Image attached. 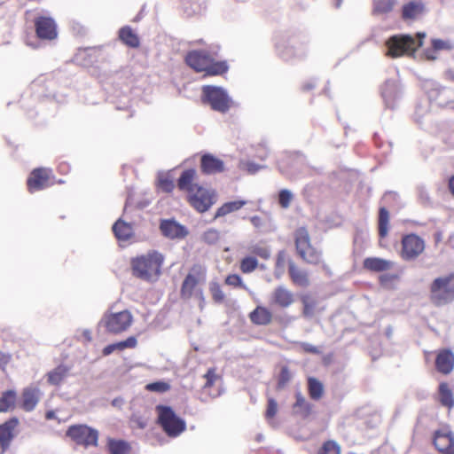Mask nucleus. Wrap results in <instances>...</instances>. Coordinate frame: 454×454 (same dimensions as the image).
<instances>
[{
    "label": "nucleus",
    "mask_w": 454,
    "mask_h": 454,
    "mask_svg": "<svg viewBox=\"0 0 454 454\" xmlns=\"http://www.w3.org/2000/svg\"><path fill=\"white\" fill-rule=\"evenodd\" d=\"M163 263L164 255L156 250H152L131 258L130 269L135 278L146 282H153L158 280L161 275Z\"/></svg>",
    "instance_id": "f257e3e1"
},
{
    "label": "nucleus",
    "mask_w": 454,
    "mask_h": 454,
    "mask_svg": "<svg viewBox=\"0 0 454 454\" xmlns=\"http://www.w3.org/2000/svg\"><path fill=\"white\" fill-rule=\"evenodd\" d=\"M295 252L298 257L309 265L320 266L328 270L329 267L323 258L322 250L316 247L311 241L309 230L302 226L294 231Z\"/></svg>",
    "instance_id": "f03ea898"
},
{
    "label": "nucleus",
    "mask_w": 454,
    "mask_h": 454,
    "mask_svg": "<svg viewBox=\"0 0 454 454\" xmlns=\"http://www.w3.org/2000/svg\"><path fill=\"white\" fill-rule=\"evenodd\" d=\"M185 63L196 72H205L206 75H220L227 72L225 61H215L205 51H191L185 56Z\"/></svg>",
    "instance_id": "7ed1b4c3"
},
{
    "label": "nucleus",
    "mask_w": 454,
    "mask_h": 454,
    "mask_svg": "<svg viewBox=\"0 0 454 454\" xmlns=\"http://www.w3.org/2000/svg\"><path fill=\"white\" fill-rule=\"evenodd\" d=\"M425 36V33H417L415 37L403 34L392 35L386 42L387 55L391 58L411 55L422 46Z\"/></svg>",
    "instance_id": "20e7f679"
},
{
    "label": "nucleus",
    "mask_w": 454,
    "mask_h": 454,
    "mask_svg": "<svg viewBox=\"0 0 454 454\" xmlns=\"http://www.w3.org/2000/svg\"><path fill=\"white\" fill-rule=\"evenodd\" d=\"M429 301L435 307L454 301V272L435 278L429 286Z\"/></svg>",
    "instance_id": "39448f33"
},
{
    "label": "nucleus",
    "mask_w": 454,
    "mask_h": 454,
    "mask_svg": "<svg viewBox=\"0 0 454 454\" xmlns=\"http://www.w3.org/2000/svg\"><path fill=\"white\" fill-rule=\"evenodd\" d=\"M205 279V270L200 266L194 265L184 278L181 288L180 297L183 300H190L195 297L199 301V306L202 309L206 304L203 289L200 284Z\"/></svg>",
    "instance_id": "423d86ee"
},
{
    "label": "nucleus",
    "mask_w": 454,
    "mask_h": 454,
    "mask_svg": "<svg viewBox=\"0 0 454 454\" xmlns=\"http://www.w3.org/2000/svg\"><path fill=\"white\" fill-rule=\"evenodd\" d=\"M157 423L169 437H176L185 428V421L178 417L170 406L159 404L156 406Z\"/></svg>",
    "instance_id": "0eeeda50"
},
{
    "label": "nucleus",
    "mask_w": 454,
    "mask_h": 454,
    "mask_svg": "<svg viewBox=\"0 0 454 454\" xmlns=\"http://www.w3.org/2000/svg\"><path fill=\"white\" fill-rule=\"evenodd\" d=\"M426 250L425 239L416 233H407L401 237L398 254L404 262H413Z\"/></svg>",
    "instance_id": "6e6552de"
},
{
    "label": "nucleus",
    "mask_w": 454,
    "mask_h": 454,
    "mask_svg": "<svg viewBox=\"0 0 454 454\" xmlns=\"http://www.w3.org/2000/svg\"><path fill=\"white\" fill-rule=\"evenodd\" d=\"M202 102L208 104L214 111L226 113L231 106L227 93L219 87L206 85L202 88Z\"/></svg>",
    "instance_id": "1a4fd4ad"
},
{
    "label": "nucleus",
    "mask_w": 454,
    "mask_h": 454,
    "mask_svg": "<svg viewBox=\"0 0 454 454\" xmlns=\"http://www.w3.org/2000/svg\"><path fill=\"white\" fill-rule=\"evenodd\" d=\"M132 322L133 317L127 309L115 313H106L101 320L106 331L114 334L125 332Z\"/></svg>",
    "instance_id": "9d476101"
},
{
    "label": "nucleus",
    "mask_w": 454,
    "mask_h": 454,
    "mask_svg": "<svg viewBox=\"0 0 454 454\" xmlns=\"http://www.w3.org/2000/svg\"><path fill=\"white\" fill-rule=\"evenodd\" d=\"M215 199L216 194L214 191L201 185L186 195L187 202L199 213L207 212L215 204Z\"/></svg>",
    "instance_id": "9b49d317"
},
{
    "label": "nucleus",
    "mask_w": 454,
    "mask_h": 454,
    "mask_svg": "<svg viewBox=\"0 0 454 454\" xmlns=\"http://www.w3.org/2000/svg\"><path fill=\"white\" fill-rule=\"evenodd\" d=\"M67 436L84 447L98 446V432L86 425H74L68 427Z\"/></svg>",
    "instance_id": "f8f14e48"
},
{
    "label": "nucleus",
    "mask_w": 454,
    "mask_h": 454,
    "mask_svg": "<svg viewBox=\"0 0 454 454\" xmlns=\"http://www.w3.org/2000/svg\"><path fill=\"white\" fill-rule=\"evenodd\" d=\"M53 173L49 168H34L27 179V188L30 193L43 190L53 184Z\"/></svg>",
    "instance_id": "ddd939ff"
},
{
    "label": "nucleus",
    "mask_w": 454,
    "mask_h": 454,
    "mask_svg": "<svg viewBox=\"0 0 454 454\" xmlns=\"http://www.w3.org/2000/svg\"><path fill=\"white\" fill-rule=\"evenodd\" d=\"M432 443L441 454H453L454 433L449 427H442L434 432Z\"/></svg>",
    "instance_id": "4468645a"
},
{
    "label": "nucleus",
    "mask_w": 454,
    "mask_h": 454,
    "mask_svg": "<svg viewBox=\"0 0 454 454\" xmlns=\"http://www.w3.org/2000/svg\"><path fill=\"white\" fill-rule=\"evenodd\" d=\"M294 302V293L283 285L275 287L270 296V304L277 309H287L291 307Z\"/></svg>",
    "instance_id": "2eb2a0df"
},
{
    "label": "nucleus",
    "mask_w": 454,
    "mask_h": 454,
    "mask_svg": "<svg viewBox=\"0 0 454 454\" xmlns=\"http://www.w3.org/2000/svg\"><path fill=\"white\" fill-rule=\"evenodd\" d=\"M19 425L20 420L16 417H12L0 425V454H4L10 448Z\"/></svg>",
    "instance_id": "dca6fc26"
},
{
    "label": "nucleus",
    "mask_w": 454,
    "mask_h": 454,
    "mask_svg": "<svg viewBox=\"0 0 454 454\" xmlns=\"http://www.w3.org/2000/svg\"><path fill=\"white\" fill-rule=\"evenodd\" d=\"M35 28L36 36L41 40H54L58 35L57 25L51 17L39 16L35 18Z\"/></svg>",
    "instance_id": "f3484780"
},
{
    "label": "nucleus",
    "mask_w": 454,
    "mask_h": 454,
    "mask_svg": "<svg viewBox=\"0 0 454 454\" xmlns=\"http://www.w3.org/2000/svg\"><path fill=\"white\" fill-rule=\"evenodd\" d=\"M435 369L442 375H449L454 369V353L449 348L437 351L435 356Z\"/></svg>",
    "instance_id": "a211bd4d"
},
{
    "label": "nucleus",
    "mask_w": 454,
    "mask_h": 454,
    "mask_svg": "<svg viewBox=\"0 0 454 454\" xmlns=\"http://www.w3.org/2000/svg\"><path fill=\"white\" fill-rule=\"evenodd\" d=\"M41 391L36 387L23 388L20 401V408L27 412L34 411L40 402Z\"/></svg>",
    "instance_id": "6ab92c4d"
},
{
    "label": "nucleus",
    "mask_w": 454,
    "mask_h": 454,
    "mask_svg": "<svg viewBox=\"0 0 454 454\" xmlns=\"http://www.w3.org/2000/svg\"><path fill=\"white\" fill-rule=\"evenodd\" d=\"M394 266L395 262L393 261L381 257L371 256L363 261V269L373 273L387 272L392 270Z\"/></svg>",
    "instance_id": "aec40b11"
},
{
    "label": "nucleus",
    "mask_w": 454,
    "mask_h": 454,
    "mask_svg": "<svg viewBox=\"0 0 454 454\" xmlns=\"http://www.w3.org/2000/svg\"><path fill=\"white\" fill-rule=\"evenodd\" d=\"M200 170L205 175L222 173L224 171V162L210 153H206L200 158Z\"/></svg>",
    "instance_id": "412c9836"
},
{
    "label": "nucleus",
    "mask_w": 454,
    "mask_h": 454,
    "mask_svg": "<svg viewBox=\"0 0 454 454\" xmlns=\"http://www.w3.org/2000/svg\"><path fill=\"white\" fill-rule=\"evenodd\" d=\"M205 383L202 387L204 393L211 397L220 395V387L218 383L222 381V377L216 373L215 368H209L204 375Z\"/></svg>",
    "instance_id": "4be33fe9"
},
{
    "label": "nucleus",
    "mask_w": 454,
    "mask_h": 454,
    "mask_svg": "<svg viewBox=\"0 0 454 454\" xmlns=\"http://www.w3.org/2000/svg\"><path fill=\"white\" fill-rule=\"evenodd\" d=\"M198 175L194 168L184 170L177 179V187L180 191L185 192L186 194L192 193L200 185L196 183Z\"/></svg>",
    "instance_id": "5701e85b"
},
{
    "label": "nucleus",
    "mask_w": 454,
    "mask_h": 454,
    "mask_svg": "<svg viewBox=\"0 0 454 454\" xmlns=\"http://www.w3.org/2000/svg\"><path fill=\"white\" fill-rule=\"evenodd\" d=\"M160 230L165 237L169 239H183L188 234L186 228L175 220H162Z\"/></svg>",
    "instance_id": "b1692460"
},
{
    "label": "nucleus",
    "mask_w": 454,
    "mask_h": 454,
    "mask_svg": "<svg viewBox=\"0 0 454 454\" xmlns=\"http://www.w3.org/2000/svg\"><path fill=\"white\" fill-rule=\"evenodd\" d=\"M288 276L294 286L306 288L310 285L309 272L301 268L297 263H291V269H288Z\"/></svg>",
    "instance_id": "393cba45"
},
{
    "label": "nucleus",
    "mask_w": 454,
    "mask_h": 454,
    "mask_svg": "<svg viewBox=\"0 0 454 454\" xmlns=\"http://www.w3.org/2000/svg\"><path fill=\"white\" fill-rule=\"evenodd\" d=\"M425 12V5L419 0L410 1L402 7V19L405 21L419 19Z\"/></svg>",
    "instance_id": "a878e982"
},
{
    "label": "nucleus",
    "mask_w": 454,
    "mask_h": 454,
    "mask_svg": "<svg viewBox=\"0 0 454 454\" xmlns=\"http://www.w3.org/2000/svg\"><path fill=\"white\" fill-rule=\"evenodd\" d=\"M250 321L255 325H269L273 320V314L265 306H257L249 315Z\"/></svg>",
    "instance_id": "bb28decb"
},
{
    "label": "nucleus",
    "mask_w": 454,
    "mask_h": 454,
    "mask_svg": "<svg viewBox=\"0 0 454 454\" xmlns=\"http://www.w3.org/2000/svg\"><path fill=\"white\" fill-rule=\"evenodd\" d=\"M294 414L307 419L312 412V404L309 403L303 395L298 391L295 393V403L292 406Z\"/></svg>",
    "instance_id": "cd10ccee"
},
{
    "label": "nucleus",
    "mask_w": 454,
    "mask_h": 454,
    "mask_svg": "<svg viewBox=\"0 0 454 454\" xmlns=\"http://www.w3.org/2000/svg\"><path fill=\"white\" fill-rule=\"evenodd\" d=\"M291 263L295 264V261L289 255L286 250H280L276 254L275 260V276L279 278L285 272L286 267L291 269Z\"/></svg>",
    "instance_id": "c85d7f7f"
},
{
    "label": "nucleus",
    "mask_w": 454,
    "mask_h": 454,
    "mask_svg": "<svg viewBox=\"0 0 454 454\" xmlns=\"http://www.w3.org/2000/svg\"><path fill=\"white\" fill-rule=\"evenodd\" d=\"M106 449L109 454H131V444L121 439L107 438Z\"/></svg>",
    "instance_id": "c756f323"
},
{
    "label": "nucleus",
    "mask_w": 454,
    "mask_h": 454,
    "mask_svg": "<svg viewBox=\"0 0 454 454\" xmlns=\"http://www.w3.org/2000/svg\"><path fill=\"white\" fill-rule=\"evenodd\" d=\"M438 401L449 411L454 407L453 392L447 382H441L438 386Z\"/></svg>",
    "instance_id": "7c9ffc66"
},
{
    "label": "nucleus",
    "mask_w": 454,
    "mask_h": 454,
    "mask_svg": "<svg viewBox=\"0 0 454 454\" xmlns=\"http://www.w3.org/2000/svg\"><path fill=\"white\" fill-rule=\"evenodd\" d=\"M17 392L13 389L3 391L0 395V413L12 411L16 408Z\"/></svg>",
    "instance_id": "2f4dec72"
},
{
    "label": "nucleus",
    "mask_w": 454,
    "mask_h": 454,
    "mask_svg": "<svg viewBox=\"0 0 454 454\" xmlns=\"http://www.w3.org/2000/svg\"><path fill=\"white\" fill-rule=\"evenodd\" d=\"M70 367L65 364H59L47 373V382L50 385L59 386L69 375Z\"/></svg>",
    "instance_id": "473e14b6"
},
{
    "label": "nucleus",
    "mask_w": 454,
    "mask_h": 454,
    "mask_svg": "<svg viewBox=\"0 0 454 454\" xmlns=\"http://www.w3.org/2000/svg\"><path fill=\"white\" fill-rule=\"evenodd\" d=\"M119 39L122 43L130 48H138L140 45V40L138 35L129 26L122 27L119 30Z\"/></svg>",
    "instance_id": "72a5a7b5"
},
{
    "label": "nucleus",
    "mask_w": 454,
    "mask_h": 454,
    "mask_svg": "<svg viewBox=\"0 0 454 454\" xmlns=\"http://www.w3.org/2000/svg\"><path fill=\"white\" fill-rule=\"evenodd\" d=\"M113 231L116 239L120 241H127L133 236V227L121 219H119L113 225Z\"/></svg>",
    "instance_id": "f704fd0d"
},
{
    "label": "nucleus",
    "mask_w": 454,
    "mask_h": 454,
    "mask_svg": "<svg viewBox=\"0 0 454 454\" xmlns=\"http://www.w3.org/2000/svg\"><path fill=\"white\" fill-rule=\"evenodd\" d=\"M390 227V214L386 207H380L378 215V234L380 239L387 237Z\"/></svg>",
    "instance_id": "c9c22d12"
},
{
    "label": "nucleus",
    "mask_w": 454,
    "mask_h": 454,
    "mask_svg": "<svg viewBox=\"0 0 454 454\" xmlns=\"http://www.w3.org/2000/svg\"><path fill=\"white\" fill-rule=\"evenodd\" d=\"M137 344V340L136 337L130 336L127 338L125 340L106 346L102 350V354L103 356H107L115 350L122 351L126 348H136Z\"/></svg>",
    "instance_id": "e433bc0d"
},
{
    "label": "nucleus",
    "mask_w": 454,
    "mask_h": 454,
    "mask_svg": "<svg viewBox=\"0 0 454 454\" xmlns=\"http://www.w3.org/2000/svg\"><path fill=\"white\" fill-rule=\"evenodd\" d=\"M396 4V0H373L372 13L374 15H385L391 12Z\"/></svg>",
    "instance_id": "4c0bfd02"
},
{
    "label": "nucleus",
    "mask_w": 454,
    "mask_h": 454,
    "mask_svg": "<svg viewBox=\"0 0 454 454\" xmlns=\"http://www.w3.org/2000/svg\"><path fill=\"white\" fill-rule=\"evenodd\" d=\"M247 204L246 200H239L223 204L215 212V218L224 216L230 213L239 210Z\"/></svg>",
    "instance_id": "58836bf2"
},
{
    "label": "nucleus",
    "mask_w": 454,
    "mask_h": 454,
    "mask_svg": "<svg viewBox=\"0 0 454 454\" xmlns=\"http://www.w3.org/2000/svg\"><path fill=\"white\" fill-rule=\"evenodd\" d=\"M308 392L312 400H319L324 395V386L320 380L309 377L308 379Z\"/></svg>",
    "instance_id": "ea45409f"
},
{
    "label": "nucleus",
    "mask_w": 454,
    "mask_h": 454,
    "mask_svg": "<svg viewBox=\"0 0 454 454\" xmlns=\"http://www.w3.org/2000/svg\"><path fill=\"white\" fill-rule=\"evenodd\" d=\"M247 251L255 256H258L263 260H268L270 257V250L269 247L264 244H253L247 247Z\"/></svg>",
    "instance_id": "a19ab883"
},
{
    "label": "nucleus",
    "mask_w": 454,
    "mask_h": 454,
    "mask_svg": "<svg viewBox=\"0 0 454 454\" xmlns=\"http://www.w3.org/2000/svg\"><path fill=\"white\" fill-rule=\"evenodd\" d=\"M258 264V261L254 256L248 255L240 261L239 269L242 273L247 274L254 271Z\"/></svg>",
    "instance_id": "79ce46f5"
},
{
    "label": "nucleus",
    "mask_w": 454,
    "mask_h": 454,
    "mask_svg": "<svg viewBox=\"0 0 454 454\" xmlns=\"http://www.w3.org/2000/svg\"><path fill=\"white\" fill-rule=\"evenodd\" d=\"M317 454H340V446L333 440L325 441Z\"/></svg>",
    "instance_id": "37998d69"
},
{
    "label": "nucleus",
    "mask_w": 454,
    "mask_h": 454,
    "mask_svg": "<svg viewBox=\"0 0 454 454\" xmlns=\"http://www.w3.org/2000/svg\"><path fill=\"white\" fill-rule=\"evenodd\" d=\"M209 291L212 295V300L215 303H223L225 300V294L217 282H211L209 284Z\"/></svg>",
    "instance_id": "c03bdc74"
},
{
    "label": "nucleus",
    "mask_w": 454,
    "mask_h": 454,
    "mask_svg": "<svg viewBox=\"0 0 454 454\" xmlns=\"http://www.w3.org/2000/svg\"><path fill=\"white\" fill-rule=\"evenodd\" d=\"M301 303H302V316L304 317H311L314 314V309H315V307H316V301L312 299H310V297L309 295H303L301 299Z\"/></svg>",
    "instance_id": "a18cd8bd"
},
{
    "label": "nucleus",
    "mask_w": 454,
    "mask_h": 454,
    "mask_svg": "<svg viewBox=\"0 0 454 454\" xmlns=\"http://www.w3.org/2000/svg\"><path fill=\"white\" fill-rule=\"evenodd\" d=\"M145 389L150 392L165 393L170 389V385L165 381H156L147 384Z\"/></svg>",
    "instance_id": "49530a36"
},
{
    "label": "nucleus",
    "mask_w": 454,
    "mask_h": 454,
    "mask_svg": "<svg viewBox=\"0 0 454 454\" xmlns=\"http://www.w3.org/2000/svg\"><path fill=\"white\" fill-rule=\"evenodd\" d=\"M158 188L164 192H171L175 188V184L168 176H160L158 180Z\"/></svg>",
    "instance_id": "de8ad7c7"
},
{
    "label": "nucleus",
    "mask_w": 454,
    "mask_h": 454,
    "mask_svg": "<svg viewBox=\"0 0 454 454\" xmlns=\"http://www.w3.org/2000/svg\"><path fill=\"white\" fill-rule=\"evenodd\" d=\"M432 47L434 51H450L453 48V45L449 41H444L442 39H433L432 40Z\"/></svg>",
    "instance_id": "09e8293b"
},
{
    "label": "nucleus",
    "mask_w": 454,
    "mask_h": 454,
    "mask_svg": "<svg viewBox=\"0 0 454 454\" xmlns=\"http://www.w3.org/2000/svg\"><path fill=\"white\" fill-rule=\"evenodd\" d=\"M398 278L399 276L397 274L384 273L379 276V283L383 287H389Z\"/></svg>",
    "instance_id": "8fccbe9b"
},
{
    "label": "nucleus",
    "mask_w": 454,
    "mask_h": 454,
    "mask_svg": "<svg viewBox=\"0 0 454 454\" xmlns=\"http://www.w3.org/2000/svg\"><path fill=\"white\" fill-rule=\"evenodd\" d=\"M293 200V195L288 190H281L278 193V203L283 208H287Z\"/></svg>",
    "instance_id": "3c124183"
},
{
    "label": "nucleus",
    "mask_w": 454,
    "mask_h": 454,
    "mask_svg": "<svg viewBox=\"0 0 454 454\" xmlns=\"http://www.w3.org/2000/svg\"><path fill=\"white\" fill-rule=\"evenodd\" d=\"M292 375L287 366H283L280 370L278 385L279 387H285L291 380Z\"/></svg>",
    "instance_id": "603ef678"
},
{
    "label": "nucleus",
    "mask_w": 454,
    "mask_h": 454,
    "mask_svg": "<svg viewBox=\"0 0 454 454\" xmlns=\"http://www.w3.org/2000/svg\"><path fill=\"white\" fill-rule=\"evenodd\" d=\"M278 412V403L272 397L268 399L267 409L265 411V417L267 419H272Z\"/></svg>",
    "instance_id": "864d4df0"
},
{
    "label": "nucleus",
    "mask_w": 454,
    "mask_h": 454,
    "mask_svg": "<svg viewBox=\"0 0 454 454\" xmlns=\"http://www.w3.org/2000/svg\"><path fill=\"white\" fill-rule=\"evenodd\" d=\"M225 284L234 287H245L240 276L238 274L228 275L224 280Z\"/></svg>",
    "instance_id": "5fc2aeb1"
},
{
    "label": "nucleus",
    "mask_w": 454,
    "mask_h": 454,
    "mask_svg": "<svg viewBox=\"0 0 454 454\" xmlns=\"http://www.w3.org/2000/svg\"><path fill=\"white\" fill-rule=\"evenodd\" d=\"M301 348L305 353L315 354V355L320 354V349L317 347L313 346L307 342L301 343Z\"/></svg>",
    "instance_id": "6e6d98bb"
},
{
    "label": "nucleus",
    "mask_w": 454,
    "mask_h": 454,
    "mask_svg": "<svg viewBox=\"0 0 454 454\" xmlns=\"http://www.w3.org/2000/svg\"><path fill=\"white\" fill-rule=\"evenodd\" d=\"M448 189L451 196L454 198V174L448 180Z\"/></svg>",
    "instance_id": "4d7b16f0"
},
{
    "label": "nucleus",
    "mask_w": 454,
    "mask_h": 454,
    "mask_svg": "<svg viewBox=\"0 0 454 454\" xmlns=\"http://www.w3.org/2000/svg\"><path fill=\"white\" fill-rule=\"evenodd\" d=\"M55 418H56V416H55L54 411H46V413H45V419H46L50 420V419H53Z\"/></svg>",
    "instance_id": "13d9d810"
},
{
    "label": "nucleus",
    "mask_w": 454,
    "mask_h": 454,
    "mask_svg": "<svg viewBox=\"0 0 454 454\" xmlns=\"http://www.w3.org/2000/svg\"><path fill=\"white\" fill-rule=\"evenodd\" d=\"M314 84L312 82H307L302 85L303 90H310L314 88Z\"/></svg>",
    "instance_id": "bf43d9fd"
},
{
    "label": "nucleus",
    "mask_w": 454,
    "mask_h": 454,
    "mask_svg": "<svg viewBox=\"0 0 454 454\" xmlns=\"http://www.w3.org/2000/svg\"><path fill=\"white\" fill-rule=\"evenodd\" d=\"M426 55L428 59H435V56L430 55L429 51H426Z\"/></svg>",
    "instance_id": "052dcab7"
},
{
    "label": "nucleus",
    "mask_w": 454,
    "mask_h": 454,
    "mask_svg": "<svg viewBox=\"0 0 454 454\" xmlns=\"http://www.w3.org/2000/svg\"><path fill=\"white\" fill-rule=\"evenodd\" d=\"M440 239H441V233H440V232H438V233H436V234H435V241L437 242V241H439Z\"/></svg>",
    "instance_id": "680f3d73"
},
{
    "label": "nucleus",
    "mask_w": 454,
    "mask_h": 454,
    "mask_svg": "<svg viewBox=\"0 0 454 454\" xmlns=\"http://www.w3.org/2000/svg\"><path fill=\"white\" fill-rule=\"evenodd\" d=\"M255 220H258V217H253V218L251 219V221H252L253 223H254V222H255Z\"/></svg>",
    "instance_id": "e2e57ef3"
},
{
    "label": "nucleus",
    "mask_w": 454,
    "mask_h": 454,
    "mask_svg": "<svg viewBox=\"0 0 454 454\" xmlns=\"http://www.w3.org/2000/svg\"><path fill=\"white\" fill-rule=\"evenodd\" d=\"M255 170H256V168H254L253 169H252V168H249V171H251V172H255Z\"/></svg>",
    "instance_id": "0e129e2a"
},
{
    "label": "nucleus",
    "mask_w": 454,
    "mask_h": 454,
    "mask_svg": "<svg viewBox=\"0 0 454 454\" xmlns=\"http://www.w3.org/2000/svg\"><path fill=\"white\" fill-rule=\"evenodd\" d=\"M265 158H267V153H265L264 156L262 157V160H264Z\"/></svg>",
    "instance_id": "69168bd1"
},
{
    "label": "nucleus",
    "mask_w": 454,
    "mask_h": 454,
    "mask_svg": "<svg viewBox=\"0 0 454 454\" xmlns=\"http://www.w3.org/2000/svg\"><path fill=\"white\" fill-rule=\"evenodd\" d=\"M453 454H454V452H453Z\"/></svg>",
    "instance_id": "338daca9"
}]
</instances>
